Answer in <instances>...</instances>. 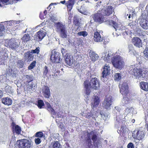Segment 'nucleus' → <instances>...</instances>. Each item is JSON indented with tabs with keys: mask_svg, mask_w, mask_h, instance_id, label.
I'll return each mask as SVG.
<instances>
[{
	"mask_svg": "<svg viewBox=\"0 0 148 148\" xmlns=\"http://www.w3.org/2000/svg\"><path fill=\"white\" fill-rule=\"evenodd\" d=\"M84 85L86 88V95H85V98L87 99H89L88 95L91 92L90 88L97 90L99 88V82L98 79L96 78H92L90 82L88 81H86L84 82Z\"/></svg>",
	"mask_w": 148,
	"mask_h": 148,
	"instance_id": "nucleus-1",
	"label": "nucleus"
},
{
	"mask_svg": "<svg viewBox=\"0 0 148 148\" xmlns=\"http://www.w3.org/2000/svg\"><path fill=\"white\" fill-rule=\"evenodd\" d=\"M109 22L110 25H113L114 28L116 29V32L113 33L114 37H117L122 34L124 38H126L130 32V30L127 29L125 26L121 24H118L115 21L112 20H110Z\"/></svg>",
	"mask_w": 148,
	"mask_h": 148,
	"instance_id": "nucleus-2",
	"label": "nucleus"
},
{
	"mask_svg": "<svg viewBox=\"0 0 148 148\" xmlns=\"http://www.w3.org/2000/svg\"><path fill=\"white\" fill-rule=\"evenodd\" d=\"M128 71L131 74L133 75L136 78L142 79L145 76V74L142 70L137 65L130 66Z\"/></svg>",
	"mask_w": 148,
	"mask_h": 148,
	"instance_id": "nucleus-3",
	"label": "nucleus"
},
{
	"mask_svg": "<svg viewBox=\"0 0 148 148\" xmlns=\"http://www.w3.org/2000/svg\"><path fill=\"white\" fill-rule=\"evenodd\" d=\"M56 28V30L60 33V36L62 38H66L67 37V32L66 27L65 24L62 22H56L54 25Z\"/></svg>",
	"mask_w": 148,
	"mask_h": 148,
	"instance_id": "nucleus-4",
	"label": "nucleus"
},
{
	"mask_svg": "<svg viewBox=\"0 0 148 148\" xmlns=\"http://www.w3.org/2000/svg\"><path fill=\"white\" fill-rule=\"evenodd\" d=\"M101 1H98L95 6V8H96L97 9L99 8V10H101L100 11L101 12V14L103 15L108 16L112 14L114 10L111 6H107L108 7H106L107 6H106L104 9H103V8L105 6H103V5H102V4H101Z\"/></svg>",
	"mask_w": 148,
	"mask_h": 148,
	"instance_id": "nucleus-5",
	"label": "nucleus"
},
{
	"mask_svg": "<svg viewBox=\"0 0 148 148\" xmlns=\"http://www.w3.org/2000/svg\"><path fill=\"white\" fill-rule=\"evenodd\" d=\"M111 62L115 68L119 69L123 68L125 65L123 58L118 55H116L113 57Z\"/></svg>",
	"mask_w": 148,
	"mask_h": 148,
	"instance_id": "nucleus-6",
	"label": "nucleus"
},
{
	"mask_svg": "<svg viewBox=\"0 0 148 148\" xmlns=\"http://www.w3.org/2000/svg\"><path fill=\"white\" fill-rule=\"evenodd\" d=\"M15 145L16 148H31L32 146L31 141L27 139L18 140Z\"/></svg>",
	"mask_w": 148,
	"mask_h": 148,
	"instance_id": "nucleus-7",
	"label": "nucleus"
},
{
	"mask_svg": "<svg viewBox=\"0 0 148 148\" xmlns=\"http://www.w3.org/2000/svg\"><path fill=\"white\" fill-rule=\"evenodd\" d=\"M20 44L19 40L14 38L5 40L4 44L5 46L10 47L13 50H15L18 47Z\"/></svg>",
	"mask_w": 148,
	"mask_h": 148,
	"instance_id": "nucleus-8",
	"label": "nucleus"
},
{
	"mask_svg": "<svg viewBox=\"0 0 148 148\" xmlns=\"http://www.w3.org/2000/svg\"><path fill=\"white\" fill-rule=\"evenodd\" d=\"M145 134V131L142 128H138L133 132L132 136L134 139L142 140L144 138Z\"/></svg>",
	"mask_w": 148,
	"mask_h": 148,
	"instance_id": "nucleus-9",
	"label": "nucleus"
},
{
	"mask_svg": "<svg viewBox=\"0 0 148 148\" xmlns=\"http://www.w3.org/2000/svg\"><path fill=\"white\" fill-rule=\"evenodd\" d=\"M139 24L144 29H148V19L146 14H143L140 18Z\"/></svg>",
	"mask_w": 148,
	"mask_h": 148,
	"instance_id": "nucleus-10",
	"label": "nucleus"
},
{
	"mask_svg": "<svg viewBox=\"0 0 148 148\" xmlns=\"http://www.w3.org/2000/svg\"><path fill=\"white\" fill-rule=\"evenodd\" d=\"M112 97L111 96H106L102 103L103 107L108 110H110L112 104Z\"/></svg>",
	"mask_w": 148,
	"mask_h": 148,
	"instance_id": "nucleus-11",
	"label": "nucleus"
},
{
	"mask_svg": "<svg viewBox=\"0 0 148 148\" xmlns=\"http://www.w3.org/2000/svg\"><path fill=\"white\" fill-rule=\"evenodd\" d=\"M119 86L120 89V92L123 95H125L129 93L128 86L125 82H121L119 84Z\"/></svg>",
	"mask_w": 148,
	"mask_h": 148,
	"instance_id": "nucleus-12",
	"label": "nucleus"
},
{
	"mask_svg": "<svg viewBox=\"0 0 148 148\" xmlns=\"http://www.w3.org/2000/svg\"><path fill=\"white\" fill-rule=\"evenodd\" d=\"M50 59L53 62L58 63L60 62L62 59L60 58V53L57 52L52 51Z\"/></svg>",
	"mask_w": 148,
	"mask_h": 148,
	"instance_id": "nucleus-13",
	"label": "nucleus"
},
{
	"mask_svg": "<svg viewBox=\"0 0 148 148\" xmlns=\"http://www.w3.org/2000/svg\"><path fill=\"white\" fill-rule=\"evenodd\" d=\"M103 71L102 72V75L101 79L103 81H104L106 79V77L110 73V69L109 64H106L103 68Z\"/></svg>",
	"mask_w": 148,
	"mask_h": 148,
	"instance_id": "nucleus-14",
	"label": "nucleus"
},
{
	"mask_svg": "<svg viewBox=\"0 0 148 148\" xmlns=\"http://www.w3.org/2000/svg\"><path fill=\"white\" fill-rule=\"evenodd\" d=\"M98 11L99 12L93 15L92 17L95 22L101 23L104 21V18L102 16L103 15L101 14V12L99 9Z\"/></svg>",
	"mask_w": 148,
	"mask_h": 148,
	"instance_id": "nucleus-15",
	"label": "nucleus"
},
{
	"mask_svg": "<svg viewBox=\"0 0 148 148\" xmlns=\"http://www.w3.org/2000/svg\"><path fill=\"white\" fill-rule=\"evenodd\" d=\"M46 33L45 32L41 30L37 32L34 36V38L37 41L41 40L45 36Z\"/></svg>",
	"mask_w": 148,
	"mask_h": 148,
	"instance_id": "nucleus-16",
	"label": "nucleus"
},
{
	"mask_svg": "<svg viewBox=\"0 0 148 148\" xmlns=\"http://www.w3.org/2000/svg\"><path fill=\"white\" fill-rule=\"evenodd\" d=\"M132 42L135 46L138 48L142 47V42L141 40L138 38L134 37L132 39Z\"/></svg>",
	"mask_w": 148,
	"mask_h": 148,
	"instance_id": "nucleus-17",
	"label": "nucleus"
},
{
	"mask_svg": "<svg viewBox=\"0 0 148 148\" xmlns=\"http://www.w3.org/2000/svg\"><path fill=\"white\" fill-rule=\"evenodd\" d=\"M25 60L27 62H30L33 60L34 56L30 51H28L24 54Z\"/></svg>",
	"mask_w": 148,
	"mask_h": 148,
	"instance_id": "nucleus-18",
	"label": "nucleus"
},
{
	"mask_svg": "<svg viewBox=\"0 0 148 148\" xmlns=\"http://www.w3.org/2000/svg\"><path fill=\"white\" fill-rule=\"evenodd\" d=\"M42 92L43 96L46 98H49L50 96V92L49 88L45 86L42 88Z\"/></svg>",
	"mask_w": 148,
	"mask_h": 148,
	"instance_id": "nucleus-19",
	"label": "nucleus"
},
{
	"mask_svg": "<svg viewBox=\"0 0 148 148\" xmlns=\"http://www.w3.org/2000/svg\"><path fill=\"white\" fill-rule=\"evenodd\" d=\"M7 54L2 51L0 52V65L5 64L8 58Z\"/></svg>",
	"mask_w": 148,
	"mask_h": 148,
	"instance_id": "nucleus-20",
	"label": "nucleus"
},
{
	"mask_svg": "<svg viewBox=\"0 0 148 148\" xmlns=\"http://www.w3.org/2000/svg\"><path fill=\"white\" fill-rule=\"evenodd\" d=\"M64 58L66 63L69 66H71L74 62L73 57L72 56L69 55L67 56L66 57Z\"/></svg>",
	"mask_w": 148,
	"mask_h": 148,
	"instance_id": "nucleus-21",
	"label": "nucleus"
},
{
	"mask_svg": "<svg viewBox=\"0 0 148 148\" xmlns=\"http://www.w3.org/2000/svg\"><path fill=\"white\" fill-rule=\"evenodd\" d=\"M94 39L96 42H101L102 41L103 38L101 37L100 34L98 32H95L94 34Z\"/></svg>",
	"mask_w": 148,
	"mask_h": 148,
	"instance_id": "nucleus-22",
	"label": "nucleus"
},
{
	"mask_svg": "<svg viewBox=\"0 0 148 148\" xmlns=\"http://www.w3.org/2000/svg\"><path fill=\"white\" fill-rule=\"evenodd\" d=\"M123 99L122 100L121 105L123 106L125 105L128 104L130 101V95L128 94L125 95H123Z\"/></svg>",
	"mask_w": 148,
	"mask_h": 148,
	"instance_id": "nucleus-23",
	"label": "nucleus"
},
{
	"mask_svg": "<svg viewBox=\"0 0 148 148\" xmlns=\"http://www.w3.org/2000/svg\"><path fill=\"white\" fill-rule=\"evenodd\" d=\"M134 108L133 107L127 108L125 109V114H126V116L125 117V119H127L128 118V116L129 115L131 116H132V114L133 112Z\"/></svg>",
	"mask_w": 148,
	"mask_h": 148,
	"instance_id": "nucleus-24",
	"label": "nucleus"
},
{
	"mask_svg": "<svg viewBox=\"0 0 148 148\" xmlns=\"http://www.w3.org/2000/svg\"><path fill=\"white\" fill-rule=\"evenodd\" d=\"M75 0H69L65 4L66 5L68 11H70L75 4Z\"/></svg>",
	"mask_w": 148,
	"mask_h": 148,
	"instance_id": "nucleus-25",
	"label": "nucleus"
},
{
	"mask_svg": "<svg viewBox=\"0 0 148 148\" xmlns=\"http://www.w3.org/2000/svg\"><path fill=\"white\" fill-rule=\"evenodd\" d=\"M88 138L87 139V142L89 143L90 141L91 137H92V139L94 142L97 139V136L94 134V132L92 131L90 133H88Z\"/></svg>",
	"mask_w": 148,
	"mask_h": 148,
	"instance_id": "nucleus-26",
	"label": "nucleus"
},
{
	"mask_svg": "<svg viewBox=\"0 0 148 148\" xmlns=\"http://www.w3.org/2000/svg\"><path fill=\"white\" fill-rule=\"evenodd\" d=\"M100 103L99 98L97 96H95L93 101L91 103V106L93 108L97 107Z\"/></svg>",
	"mask_w": 148,
	"mask_h": 148,
	"instance_id": "nucleus-27",
	"label": "nucleus"
},
{
	"mask_svg": "<svg viewBox=\"0 0 148 148\" xmlns=\"http://www.w3.org/2000/svg\"><path fill=\"white\" fill-rule=\"evenodd\" d=\"M2 101L4 104L9 106L12 104V100L11 99L8 97H4L2 99Z\"/></svg>",
	"mask_w": 148,
	"mask_h": 148,
	"instance_id": "nucleus-28",
	"label": "nucleus"
},
{
	"mask_svg": "<svg viewBox=\"0 0 148 148\" xmlns=\"http://www.w3.org/2000/svg\"><path fill=\"white\" fill-rule=\"evenodd\" d=\"M50 147L51 148H62V146L58 141L52 142L50 145Z\"/></svg>",
	"mask_w": 148,
	"mask_h": 148,
	"instance_id": "nucleus-29",
	"label": "nucleus"
},
{
	"mask_svg": "<svg viewBox=\"0 0 148 148\" xmlns=\"http://www.w3.org/2000/svg\"><path fill=\"white\" fill-rule=\"evenodd\" d=\"M89 56L91 60L93 61L97 60L99 57L98 55L93 51L89 52Z\"/></svg>",
	"mask_w": 148,
	"mask_h": 148,
	"instance_id": "nucleus-30",
	"label": "nucleus"
},
{
	"mask_svg": "<svg viewBox=\"0 0 148 148\" xmlns=\"http://www.w3.org/2000/svg\"><path fill=\"white\" fill-rule=\"evenodd\" d=\"M45 104L47 107L48 110L54 116H56V113L55 112L54 109L53 108L50 103L47 102L45 103Z\"/></svg>",
	"mask_w": 148,
	"mask_h": 148,
	"instance_id": "nucleus-31",
	"label": "nucleus"
},
{
	"mask_svg": "<svg viewBox=\"0 0 148 148\" xmlns=\"http://www.w3.org/2000/svg\"><path fill=\"white\" fill-rule=\"evenodd\" d=\"M78 11L85 15H87L89 14L88 12L83 5L81 6L79 9H78Z\"/></svg>",
	"mask_w": 148,
	"mask_h": 148,
	"instance_id": "nucleus-32",
	"label": "nucleus"
},
{
	"mask_svg": "<svg viewBox=\"0 0 148 148\" xmlns=\"http://www.w3.org/2000/svg\"><path fill=\"white\" fill-rule=\"evenodd\" d=\"M140 86L141 89L146 91L148 90V84L147 83L141 82L140 83Z\"/></svg>",
	"mask_w": 148,
	"mask_h": 148,
	"instance_id": "nucleus-33",
	"label": "nucleus"
},
{
	"mask_svg": "<svg viewBox=\"0 0 148 148\" xmlns=\"http://www.w3.org/2000/svg\"><path fill=\"white\" fill-rule=\"evenodd\" d=\"M13 127L14 129V132H15L18 134H19L21 133V129L20 127L17 125L13 124Z\"/></svg>",
	"mask_w": 148,
	"mask_h": 148,
	"instance_id": "nucleus-34",
	"label": "nucleus"
},
{
	"mask_svg": "<svg viewBox=\"0 0 148 148\" xmlns=\"http://www.w3.org/2000/svg\"><path fill=\"white\" fill-rule=\"evenodd\" d=\"M31 37L28 34H24L23 37L21 38L23 42H27L31 40Z\"/></svg>",
	"mask_w": 148,
	"mask_h": 148,
	"instance_id": "nucleus-35",
	"label": "nucleus"
},
{
	"mask_svg": "<svg viewBox=\"0 0 148 148\" xmlns=\"http://www.w3.org/2000/svg\"><path fill=\"white\" fill-rule=\"evenodd\" d=\"M121 75L119 73H115L114 76V79L116 81H119L121 79Z\"/></svg>",
	"mask_w": 148,
	"mask_h": 148,
	"instance_id": "nucleus-36",
	"label": "nucleus"
},
{
	"mask_svg": "<svg viewBox=\"0 0 148 148\" xmlns=\"http://www.w3.org/2000/svg\"><path fill=\"white\" fill-rule=\"evenodd\" d=\"M5 90L7 93L9 94H12L13 93V90L12 89V88L8 85L6 86L5 88Z\"/></svg>",
	"mask_w": 148,
	"mask_h": 148,
	"instance_id": "nucleus-37",
	"label": "nucleus"
},
{
	"mask_svg": "<svg viewBox=\"0 0 148 148\" xmlns=\"http://www.w3.org/2000/svg\"><path fill=\"white\" fill-rule=\"evenodd\" d=\"M44 105L45 104L42 100L40 99L38 100L37 105L39 108H42Z\"/></svg>",
	"mask_w": 148,
	"mask_h": 148,
	"instance_id": "nucleus-38",
	"label": "nucleus"
},
{
	"mask_svg": "<svg viewBox=\"0 0 148 148\" xmlns=\"http://www.w3.org/2000/svg\"><path fill=\"white\" fill-rule=\"evenodd\" d=\"M49 16H50L49 19L51 21L55 23L57 21V19L56 17H55L52 14H49Z\"/></svg>",
	"mask_w": 148,
	"mask_h": 148,
	"instance_id": "nucleus-39",
	"label": "nucleus"
},
{
	"mask_svg": "<svg viewBox=\"0 0 148 148\" xmlns=\"http://www.w3.org/2000/svg\"><path fill=\"white\" fill-rule=\"evenodd\" d=\"M15 21H5L4 22L5 24L7 25L8 26H15L14 23H15Z\"/></svg>",
	"mask_w": 148,
	"mask_h": 148,
	"instance_id": "nucleus-40",
	"label": "nucleus"
},
{
	"mask_svg": "<svg viewBox=\"0 0 148 148\" xmlns=\"http://www.w3.org/2000/svg\"><path fill=\"white\" fill-rule=\"evenodd\" d=\"M77 34L79 36H82L83 37H84L88 35V33L86 31H82L78 32L77 33Z\"/></svg>",
	"mask_w": 148,
	"mask_h": 148,
	"instance_id": "nucleus-41",
	"label": "nucleus"
},
{
	"mask_svg": "<svg viewBox=\"0 0 148 148\" xmlns=\"http://www.w3.org/2000/svg\"><path fill=\"white\" fill-rule=\"evenodd\" d=\"M17 66L19 68H22L24 65L23 61L22 60H19L17 62Z\"/></svg>",
	"mask_w": 148,
	"mask_h": 148,
	"instance_id": "nucleus-42",
	"label": "nucleus"
},
{
	"mask_svg": "<svg viewBox=\"0 0 148 148\" xmlns=\"http://www.w3.org/2000/svg\"><path fill=\"white\" fill-rule=\"evenodd\" d=\"M61 51L64 58H65L67 56H68L69 55V54H68L67 51L64 48L62 49Z\"/></svg>",
	"mask_w": 148,
	"mask_h": 148,
	"instance_id": "nucleus-43",
	"label": "nucleus"
},
{
	"mask_svg": "<svg viewBox=\"0 0 148 148\" xmlns=\"http://www.w3.org/2000/svg\"><path fill=\"white\" fill-rule=\"evenodd\" d=\"M40 48L39 47H38L34 50H32L30 52L32 54H33V53H36L38 54L40 52Z\"/></svg>",
	"mask_w": 148,
	"mask_h": 148,
	"instance_id": "nucleus-44",
	"label": "nucleus"
},
{
	"mask_svg": "<svg viewBox=\"0 0 148 148\" xmlns=\"http://www.w3.org/2000/svg\"><path fill=\"white\" fill-rule=\"evenodd\" d=\"M4 33V27L3 25L0 24V36H2Z\"/></svg>",
	"mask_w": 148,
	"mask_h": 148,
	"instance_id": "nucleus-45",
	"label": "nucleus"
},
{
	"mask_svg": "<svg viewBox=\"0 0 148 148\" xmlns=\"http://www.w3.org/2000/svg\"><path fill=\"white\" fill-rule=\"evenodd\" d=\"M129 52L131 53H134L135 51L134 50V47L133 46L131 45H129L128 47Z\"/></svg>",
	"mask_w": 148,
	"mask_h": 148,
	"instance_id": "nucleus-46",
	"label": "nucleus"
},
{
	"mask_svg": "<svg viewBox=\"0 0 148 148\" xmlns=\"http://www.w3.org/2000/svg\"><path fill=\"white\" fill-rule=\"evenodd\" d=\"M44 136V134L42 132H37L35 134V136L37 138H41L42 137Z\"/></svg>",
	"mask_w": 148,
	"mask_h": 148,
	"instance_id": "nucleus-47",
	"label": "nucleus"
},
{
	"mask_svg": "<svg viewBox=\"0 0 148 148\" xmlns=\"http://www.w3.org/2000/svg\"><path fill=\"white\" fill-rule=\"evenodd\" d=\"M36 61H33L28 67V69L29 70L32 69L36 65Z\"/></svg>",
	"mask_w": 148,
	"mask_h": 148,
	"instance_id": "nucleus-48",
	"label": "nucleus"
},
{
	"mask_svg": "<svg viewBox=\"0 0 148 148\" xmlns=\"http://www.w3.org/2000/svg\"><path fill=\"white\" fill-rule=\"evenodd\" d=\"M29 88H31L33 90H35V89L36 88V83H32L31 85L29 86Z\"/></svg>",
	"mask_w": 148,
	"mask_h": 148,
	"instance_id": "nucleus-49",
	"label": "nucleus"
},
{
	"mask_svg": "<svg viewBox=\"0 0 148 148\" xmlns=\"http://www.w3.org/2000/svg\"><path fill=\"white\" fill-rule=\"evenodd\" d=\"M34 141L36 144L38 145H39L41 143V140L40 138H37L35 139Z\"/></svg>",
	"mask_w": 148,
	"mask_h": 148,
	"instance_id": "nucleus-50",
	"label": "nucleus"
},
{
	"mask_svg": "<svg viewBox=\"0 0 148 148\" xmlns=\"http://www.w3.org/2000/svg\"><path fill=\"white\" fill-rule=\"evenodd\" d=\"M121 131H122L124 133H126L128 131L127 128L125 126H122L121 128Z\"/></svg>",
	"mask_w": 148,
	"mask_h": 148,
	"instance_id": "nucleus-51",
	"label": "nucleus"
},
{
	"mask_svg": "<svg viewBox=\"0 0 148 148\" xmlns=\"http://www.w3.org/2000/svg\"><path fill=\"white\" fill-rule=\"evenodd\" d=\"M121 108L120 107L118 106H116L115 107L114 110V111L116 113V114H118Z\"/></svg>",
	"mask_w": 148,
	"mask_h": 148,
	"instance_id": "nucleus-52",
	"label": "nucleus"
},
{
	"mask_svg": "<svg viewBox=\"0 0 148 148\" xmlns=\"http://www.w3.org/2000/svg\"><path fill=\"white\" fill-rule=\"evenodd\" d=\"M107 54L108 55V57L106 58L107 59H108V60H110V58H111V56H112V52L111 51H108L107 52Z\"/></svg>",
	"mask_w": 148,
	"mask_h": 148,
	"instance_id": "nucleus-53",
	"label": "nucleus"
},
{
	"mask_svg": "<svg viewBox=\"0 0 148 148\" xmlns=\"http://www.w3.org/2000/svg\"><path fill=\"white\" fill-rule=\"evenodd\" d=\"M104 119L106 120L108 119L110 117V115L108 114H106L103 115L102 116Z\"/></svg>",
	"mask_w": 148,
	"mask_h": 148,
	"instance_id": "nucleus-54",
	"label": "nucleus"
},
{
	"mask_svg": "<svg viewBox=\"0 0 148 148\" xmlns=\"http://www.w3.org/2000/svg\"><path fill=\"white\" fill-rule=\"evenodd\" d=\"M144 51L145 56L148 58V47H147Z\"/></svg>",
	"mask_w": 148,
	"mask_h": 148,
	"instance_id": "nucleus-55",
	"label": "nucleus"
},
{
	"mask_svg": "<svg viewBox=\"0 0 148 148\" xmlns=\"http://www.w3.org/2000/svg\"><path fill=\"white\" fill-rule=\"evenodd\" d=\"M9 0H0V2L3 4L7 5L8 4Z\"/></svg>",
	"mask_w": 148,
	"mask_h": 148,
	"instance_id": "nucleus-56",
	"label": "nucleus"
},
{
	"mask_svg": "<svg viewBox=\"0 0 148 148\" xmlns=\"http://www.w3.org/2000/svg\"><path fill=\"white\" fill-rule=\"evenodd\" d=\"M127 148H134V144L131 143H130L128 144L127 146Z\"/></svg>",
	"mask_w": 148,
	"mask_h": 148,
	"instance_id": "nucleus-57",
	"label": "nucleus"
},
{
	"mask_svg": "<svg viewBox=\"0 0 148 148\" xmlns=\"http://www.w3.org/2000/svg\"><path fill=\"white\" fill-rule=\"evenodd\" d=\"M48 72V69L47 66H45V69L44 71L43 74L45 75H46Z\"/></svg>",
	"mask_w": 148,
	"mask_h": 148,
	"instance_id": "nucleus-58",
	"label": "nucleus"
},
{
	"mask_svg": "<svg viewBox=\"0 0 148 148\" xmlns=\"http://www.w3.org/2000/svg\"><path fill=\"white\" fill-rule=\"evenodd\" d=\"M131 17L132 18V15L131 16V14H127L126 15V18L127 19H130L131 18Z\"/></svg>",
	"mask_w": 148,
	"mask_h": 148,
	"instance_id": "nucleus-59",
	"label": "nucleus"
},
{
	"mask_svg": "<svg viewBox=\"0 0 148 148\" xmlns=\"http://www.w3.org/2000/svg\"><path fill=\"white\" fill-rule=\"evenodd\" d=\"M65 148H71L69 145L67 143H66L64 145Z\"/></svg>",
	"mask_w": 148,
	"mask_h": 148,
	"instance_id": "nucleus-60",
	"label": "nucleus"
},
{
	"mask_svg": "<svg viewBox=\"0 0 148 148\" xmlns=\"http://www.w3.org/2000/svg\"><path fill=\"white\" fill-rule=\"evenodd\" d=\"M106 53H102L101 54V56L100 55V56H101V58H102L103 60V58H104V57H106Z\"/></svg>",
	"mask_w": 148,
	"mask_h": 148,
	"instance_id": "nucleus-61",
	"label": "nucleus"
},
{
	"mask_svg": "<svg viewBox=\"0 0 148 148\" xmlns=\"http://www.w3.org/2000/svg\"><path fill=\"white\" fill-rule=\"evenodd\" d=\"M107 52H106V57H104V58H103V60H108V61H110L108 59H106V58H107V57H108V55H107Z\"/></svg>",
	"mask_w": 148,
	"mask_h": 148,
	"instance_id": "nucleus-62",
	"label": "nucleus"
},
{
	"mask_svg": "<svg viewBox=\"0 0 148 148\" xmlns=\"http://www.w3.org/2000/svg\"><path fill=\"white\" fill-rule=\"evenodd\" d=\"M92 116L91 115V113H88L87 114V115L86 116V118L88 119H89Z\"/></svg>",
	"mask_w": 148,
	"mask_h": 148,
	"instance_id": "nucleus-63",
	"label": "nucleus"
},
{
	"mask_svg": "<svg viewBox=\"0 0 148 148\" xmlns=\"http://www.w3.org/2000/svg\"><path fill=\"white\" fill-rule=\"evenodd\" d=\"M128 25L130 27H132L133 26V22L130 23L128 24Z\"/></svg>",
	"mask_w": 148,
	"mask_h": 148,
	"instance_id": "nucleus-64",
	"label": "nucleus"
}]
</instances>
